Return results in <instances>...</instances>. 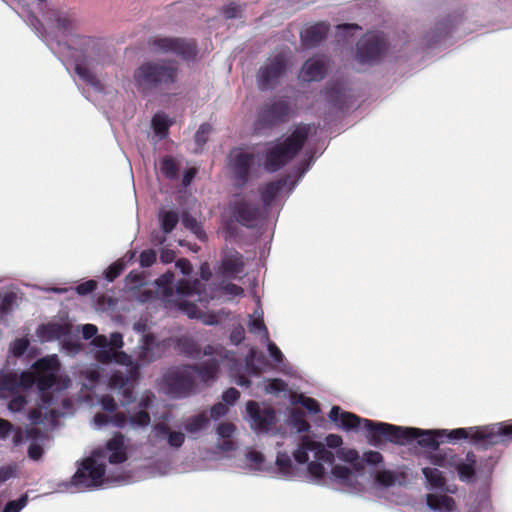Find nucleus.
Segmentation results:
<instances>
[{
  "label": "nucleus",
  "mask_w": 512,
  "mask_h": 512,
  "mask_svg": "<svg viewBox=\"0 0 512 512\" xmlns=\"http://www.w3.org/2000/svg\"><path fill=\"white\" fill-rule=\"evenodd\" d=\"M155 398L152 392H143L138 400L139 410L126 416L124 413L117 411V403L112 396L104 395L99 400L103 412L95 414L93 417V425L97 429L109 425L116 428L130 426L133 429L147 427L151 422V418L146 410L152 407Z\"/></svg>",
  "instance_id": "nucleus-11"
},
{
  "label": "nucleus",
  "mask_w": 512,
  "mask_h": 512,
  "mask_svg": "<svg viewBox=\"0 0 512 512\" xmlns=\"http://www.w3.org/2000/svg\"><path fill=\"white\" fill-rule=\"evenodd\" d=\"M285 390V385L281 380H272L266 387L268 393H276Z\"/></svg>",
  "instance_id": "nucleus-57"
},
{
  "label": "nucleus",
  "mask_w": 512,
  "mask_h": 512,
  "mask_svg": "<svg viewBox=\"0 0 512 512\" xmlns=\"http://www.w3.org/2000/svg\"><path fill=\"white\" fill-rule=\"evenodd\" d=\"M210 132H211V126L209 124L204 123V124L200 125V127L198 128V130L195 134V142L199 148L202 147L206 143Z\"/></svg>",
  "instance_id": "nucleus-47"
},
{
  "label": "nucleus",
  "mask_w": 512,
  "mask_h": 512,
  "mask_svg": "<svg viewBox=\"0 0 512 512\" xmlns=\"http://www.w3.org/2000/svg\"><path fill=\"white\" fill-rule=\"evenodd\" d=\"M386 49L383 35L368 33L357 44L356 58L360 63L377 61Z\"/></svg>",
  "instance_id": "nucleus-19"
},
{
  "label": "nucleus",
  "mask_w": 512,
  "mask_h": 512,
  "mask_svg": "<svg viewBox=\"0 0 512 512\" xmlns=\"http://www.w3.org/2000/svg\"><path fill=\"white\" fill-rule=\"evenodd\" d=\"M27 502V496L23 495L18 500L8 502L2 512H20L27 505Z\"/></svg>",
  "instance_id": "nucleus-48"
},
{
  "label": "nucleus",
  "mask_w": 512,
  "mask_h": 512,
  "mask_svg": "<svg viewBox=\"0 0 512 512\" xmlns=\"http://www.w3.org/2000/svg\"><path fill=\"white\" fill-rule=\"evenodd\" d=\"M224 292L228 295L239 296L243 294V289L235 284H227L224 286Z\"/></svg>",
  "instance_id": "nucleus-61"
},
{
  "label": "nucleus",
  "mask_w": 512,
  "mask_h": 512,
  "mask_svg": "<svg viewBox=\"0 0 512 512\" xmlns=\"http://www.w3.org/2000/svg\"><path fill=\"white\" fill-rule=\"evenodd\" d=\"M217 448L222 452H229L235 449V443L232 439H222L218 442Z\"/></svg>",
  "instance_id": "nucleus-59"
},
{
  "label": "nucleus",
  "mask_w": 512,
  "mask_h": 512,
  "mask_svg": "<svg viewBox=\"0 0 512 512\" xmlns=\"http://www.w3.org/2000/svg\"><path fill=\"white\" fill-rule=\"evenodd\" d=\"M422 473L431 488L444 489L445 478L440 470L435 467H425L422 469Z\"/></svg>",
  "instance_id": "nucleus-39"
},
{
  "label": "nucleus",
  "mask_w": 512,
  "mask_h": 512,
  "mask_svg": "<svg viewBox=\"0 0 512 512\" xmlns=\"http://www.w3.org/2000/svg\"><path fill=\"white\" fill-rule=\"evenodd\" d=\"M244 263L241 254L238 252H229L222 261L223 273L232 278H236L243 271Z\"/></svg>",
  "instance_id": "nucleus-28"
},
{
  "label": "nucleus",
  "mask_w": 512,
  "mask_h": 512,
  "mask_svg": "<svg viewBox=\"0 0 512 512\" xmlns=\"http://www.w3.org/2000/svg\"><path fill=\"white\" fill-rule=\"evenodd\" d=\"M161 353L160 343L154 335L143 334L134 350V359L131 358L129 366L123 365V369L113 372L109 380V388L121 394L122 406H127L134 400L132 381L137 377L138 369L158 359Z\"/></svg>",
  "instance_id": "nucleus-10"
},
{
  "label": "nucleus",
  "mask_w": 512,
  "mask_h": 512,
  "mask_svg": "<svg viewBox=\"0 0 512 512\" xmlns=\"http://www.w3.org/2000/svg\"><path fill=\"white\" fill-rule=\"evenodd\" d=\"M229 411L228 406L225 403H217L212 406L210 410V416L212 419L217 420L225 416Z\"/></svg>",
  "instance_id": "nucleus-52"
},
{
  "label": "nucleus",
  "mask_w": 512,
  "mask_h": 512,
  "mask_svg": "<svg viewBox=\"0 0 512 512\" xmlns=\"http://www.w3.org/2000/svg\"><path fill=\"white\" fill-rule=\"evenodd\" d=\"M327 70V60L323 56L308 59L302 66L299 77L306 82L321 80Z\"/></svg>",
  "instance_id": "nucleus-21"
},
{
  "label": "nucleus",
  "mask_w": 512,
  "mask_h": 512,
  "mask_svg": "<svg viewBox=\"0 0 512 512\" xmlns=\"http://www.w3.org/2000/svg\"><path fill=\"white\" fill-rule=\"evenodd\" d=\"M288 64V55L280 52L261 66L257 75L259 88L267 90L273 88L285 74Z\"/></svg>",
  "instance_id": "nucleus-17"
},
{
  "label": "nucleus",
  "mask_w": 512,
  "mask_h": 512,
  "mask_svg": "<svg viewBox=\"0 0 512 512\" xmlns=\"http://www.w3.org/2000/svg\"><path fill=\"white\" fill-rule=\"evenodd\" d=\"M360 459L362 460V471L361 474L359 475V478L363 476L364 463L371 466H377L383 462V456L381 455V453L372 450L364 452L363 456H360Z\"/></svg>",
  "instance_id": "nucleus-42"
},
{
  "label": "nucleus",
  "mask_w": 512,
  "mask_h": 512,
  "mask_svg": "<svg viewBox=\"0 0 512 512\" xmlns=\"http://www.w3.org/2000/svg\"><path fill=\"white\" fill-rule=\"evenodd\" d=\"M426 502L427 506L436 512H452L455 509L454 499L445 494H427Z\"/></svg>",
  "instance_id": "nucleus-26"
},
{
  "label": "nucleus",
  "mask_w": 512,
  "mask_h": 512,
  "mask_svg": "<svg viewBox=\"0 0 512 512\" xmlns=\"http://www.w3.org/2000/svg\"><path fill=\"white\" fill-rule=\"evenodd\" d=\"M89 385L92 387L99 379V372L97 369H90L86 372Z\"/></svg>",
  "instance_id": "nucleus-64"
},
{
  "label": "nucleus",
  "mask_w": 512,
  "mask_h": 512,
  "mask_svg": "<svg viewBox=\"0 0 512 512\" xmlns=\"http://www.w3.org/2000/svg\"><path fill=\"white\" fill-rule=\"evenodd\" d=\"M16 300V294L13 292L6 293L4 296L0 297V313L1 315H5L9 312L12 305Z\"/></svg>",
  "instance_id": "nucleus-46"
},
{
  "label": "nucleus",
  "mask_w": 512,
  "mask_h": 512,
  "mask_svg": "<svg viewBox=\"0 0 512 512\" xmlns=\"http://www.w3.org/2000/svg\"><path fill=\"white\" fill-rule=\"evenodd\" d=\"M172 123V119L163 112L156 113L151 120L153 131L159 139H163L167 136L168 129Z\"/></svg>",
  "instance_id": "nucleus-34"
},
{
  "label": "nucleus",
  "mask_w": 512,
  "mask_h": 512,
  "mask_svg": "<svg viewBox=\"0 0 512 512\" xmlns=\"http://www.w3.org/2000/svg\"><path fill=\"white\" fill-rule=\"evenodd\" d=\"M160 259L163 263H171L175 259V254L172 250L163 249L161 251Z\"/></svg>",
  "instance_id": "nucleus-63"
},
{
  "label": "nucleus",
  "mask_w": 512,
  "mask_h": 512,
  "mask_svg": "<svg viewBox=\"0 0 512 512\" xmlns=\"http://www.w3.org/2000/svg\"><path fill=\"white\" fill-rule=\"evenodd\" d=\"M176 268L181 271L183 275H189L192 272V266L186 259H179L176 261Z\"/></svg>",
  "instance_id": "nucleus-58"
},
{
  "label": "nucleus",
  "mask_w": 512,
  "mask_h": 512,
  "mask_svg": "<svg viewBox=\"0 0 512 512\" xmlns=\"http://www.w3.org/2000/svg\"><path fill=\"white\" fill-rule=\"evenodd\" d=\"M455 462L452 469L457 471L460 480L473 481L475 478L476 455L473 452H468L464 458L457 455Z\"/></svg>",
  "instance_id": "nucleus-23"
},
{
  "label": "nucleus",
  "mask_w": 512,
  "mask_h": 512,
  "mask_svg": "<svg viewBox=\"0 0 512 512\" xmlns=\"http://www.w3.org/2000/svg\"><path fill=\"white\" fill-rule=\"evenodd\" d=\"M161 232L151 234V242L154 245H163L166 242V235L171 233L179 222V215L173 210H161L158 214Z\"/></svg>",
  "instance_id": "nucleus-20"
},
{
  "label": "nucleus",
  "mask_w": 512,
  "mask_h": 512,
  "mask_svg": "<svg viewBox=\"0 0 512 512\" xmlns=\"http://www.w3.org/2000/svg\"><path fill=\"white\" fill-rule=\"evenodd\" d=\"M72 326L70 324L49 323L40 325L36 330V335L41 342L60 340L62 349L68 355H75L81 350V344L78 339L71 335Z\"/></svg>",
  "instance_id": "nucleus-15"
},
{
  "label": "nucleus",
  "mask_w": 512,
  "mask_h": 512,
  "mask_svg": "<svg viewBox=\"0 0 512 512\" xmlns=\"http://www.w3.org/2000/svg\"><path fill=\"white\" fill-rule=\"evenodd\" d=\"M177 68L172 63L147 62L133 74V82L142 93H147L157 85L171 84L176 80Z\"/></svg>",
  "instance_id": "nucleus-12"
},
{
  "label": "nucleus",
  "mask_w": 512,
  "mask_h": 512,
  "mask_svg": "<svg viewBox=\"0 0 512 512\" xmlns=\"http://www.w3.org/2000/svg\"><path fill=\"white\" fill-rule=\"evenodd\" d=\"M329 26L326 23H318L307 27L301 32V40L304 46L314 47L318 45L328 32Z\"/></svg>",
  "instance_id": "nucleus-25"
},
{
  "label": "nucleus",
  "mask_w": 512,
  "mask_h": 512,
  "mask_svg": "<svg viewBox=\"0 0 512 512\" xmlns=\"http://www.w3.org/2000/svg\"><path fill=\"white\" fill-rule=\"evenodd\" d=\"M178 348L184 355L190 358H199L202 355L199 345L189 336H183L178 340Z\"/></svg>",
  "instance_id": "nucleus-36"
},
{
  "label": "nucleus",
  "mask_w": 512,
  "mask_h": 512,
  "mask_svg": "<svg viewBox=\"0 0 512 512\" xmlns=\"http://www.w3.org/2000/svg\"><path fill=\"white\" fill-rule=\"evenodd\" d=\"M157 254L153 249H148L140 254V265L142 267H150L155 263Z\"/></svg>",
  "instance_id": "nucleus-49"
},
{
  "label": "nucleus",
  "mask_w": 512,
  "mask_h": 512,
  "mask_svg": "<svg viewBox=\"0 0 512 512\" xmlns=\"http://www.w3.org/2000/svg\"><path fill=\"white\" fill-rule=\"evenodd\" d=\"M233 214L235 219L241 224L252 227L261 216V211L249 204L245 200H240L234 203Z\"/></svg>",
  "instance_id": "nucleus-22"
},
{
  "label": "nucleus",
  "mask_w": 512,
  "mask_h": 512,
  "mask_svg": "<svg viewBox=\"0 0 512 512\" xmlns=\"http://www.w3.org/2000/svg\"><path fill=\"white\" fill-rule=\"evenodd\" d=\"M289 177L268 183L261 189V200L265 207L269 206L274 198L288 185Z\"/></svg>",
  "instance_id": "nucleus-32"
},
{
  "label": "nucleus",
  "mask_w": 512,
  "mask_h": 512,
  "mask_svg": "<svg viewBox=\"0 0 512 512\" xmlns=\"http://www.w3.org/2000/svg\"><path fill=\"white\" fill-rule=\"evenodd\" d=\"M295 112L294 106L286 98L278 97L266 103L259 111L255 130L261 131L287 121Z\"/></svg>",
  "instance_id": "nucleus-14"
},
{
  "label": "nucleus",
  "mask_w": 512,
  "mask_h": 512,
  "mask_svg": "<svg viewBox=\"0 0 512 512\" xmlns=\"http://www.w3.org/2000/svg\"><path fill=\"white\" fill-rule=\"evenodd\" d=\"M47 19L51 26H55V28L63 34L71 31L73 28V20L67 12L57 10L50 11Z\"/></svg>",
  "instance_id": "nucleus-33"
},
{
  "label": "nucleus",
  "mask_w": 512,
  "mask_h": 512,
  "mask_svg": "<svg viewBox=\"0 0 512 512\" xmlns=\"http://www.w3.org/2000/svg\"><path fill=\"white\" fill-rule=\"evenodd\" d=\"M236 431V426L230 422H222L216 428V433L220 439H232Z\"/></svg>",
  "instance_id": "nucleus-44"
},
{
  "label": "nucleus",
  "mask_w": 512,
  "mask_h": 512,
  "mask_svg": "<svg viewBox=\"0 0 512 512\" xmlns=\"http://www.w3.org/2000/svg\"><path fill=\"white\" fill-rule=\"evenodd\" d=\"M329 419L340 429L345 431L367 432L368 442L381 447L386 442L397 445H409L416 441L417 445L428 450L429 453L438 449L440 440L446 438L455 443L460 440H467L470 444L483 449L495 446L501 441L503 432L498 426H471L466 428L428 429L423 430L414 427L396 426L384 422H375L369 419L360 418L351 412H345L338 406L332 407Z\"/></svg>",
  "instance_id": "nucleus-1"
},
{
  "label": "nucleus",
  "mask_w": 512,
  "mask_h": 512,
  "mask_svg": "<svg viewBox=\"0 0 512 512\" xmlns=\"http://www.w3.org/2000/svg\"><path fill=\"white\" fill-rule=\"evenodd\" d=\"M44 40L49 49L63 63L74 66V70L79 78L88 84L96 94L95 101L101 102L104 95L114 94L112 90L106 91L98 77V73L111 63L110 55L100 49L87 45L90 42L88 40L82 41L83 47L81 49L61 43L59 40L50 38L48 35L44 36Z\"/></svg>",
  "instance_id": "nucleus-7"
},
{
  "label": "nucleus",
  "mask_w": 512,
  "mask_h": 512,
  "mask_svg": "<svg viewBox=\"0 0 512 512\" xmlns=\"http://www.w3.org/2000/svg\"><path fill=\"white\" fill-rule=\"evenodd\" d=\"M135 256V252L127 253L122 259H119L112 265H110L104 272L107 281H114L120 273L124 270L126 263L131 261Z\"/></svg>",
  "instance_id": "nucleus-37"
},
{
  "label": "nucleus",
  "mask_w": 512,
  "mask_h": 512,
  "mask_svg": "<svg viewBox=\"0 0 512 512\" xmlns=\"http://www.w3.org/2000/svg\"><path fill=\"white\" fill-rule=\"evenodd\" d=\"M248 329L251 333L262 334L263 340L268 341L269 334L263 321V312L255 310L248 322Z\"/></svg>",
  "instance_id": "nucleus-38"
},
{
  "label": "nucleus",
  "mask_w": 512,
  "mask_h": 512,
  "mask_svg": "<svg viewBox=\"0 0 512 512\" xmlns=\"http://www.w3.org/2000/svg\"><path fill=\"white\" fill-rule=\"evenodd\" d=\"M156 294L169 309H178L190 318L204 317L203 309L213 298L205 283L195 280L190 283L186 279L174 284V274L164 273L155 281Z\"/></svg>",
  "instance_id": "nucleus-8"
},
{
  "label": "nucleus",
  "mask_w": 512,
  "mask_h": 512,
  "mask_svg": "<svg viewBox=\"0 0 512 512\" xmlns=\"http://www.w3.org/2000/svg\"><path fill=\"white\" fill-rule=\"evenodd\" d=\"M181 222L183 226L190 230L198 239L203 240L205 238V232L202 229L201 223L188 212L182 213Z\"/></svg>",
  "instance_id": "nucleus-41"
},
{
  "label": "nucleus",
  "mask_w": 512,
  "mask_h": 512,
  "mask_svg": "<svg viewBox=\"0 0 512 512\" xmlns=\"http://www.w3.org/2000/svg\"><path fill=\"white\" fill-rule=\"evenodd\" d=\"M29 346V340L26 338L16 339L11 345H10V353L15 356L19 357L23 355V353L27 350Z\"/></svg>",
  "instance_id": "nucleus-45"
},
{
  "label": "nucleus",
  "mask_w": 512,
  "mask_h": 512,
  "mask_svg": "<svg viewBox=\"0 0 512 512\" xmlns=\"http://www.w3.org/2000/svg\"><path fill=\"white\" fill-rule=\"evenodd\" d=\"M230 339L234 344H239L244 339V328L242 326L236 327L232 331Z\"/></svg>",
  "instance_id": "nucleus-60"
},
{
  "label": "nucleus",
  "mask_w": 512,
  "mask_h": 512,
  "mask_svg": "<svg viewBox=\"0 0 512 512\" xmlns=\"http://www.w3.org/2000/svg\"><path fill=\"white\" fill-rule=\"evenodd\" d=\"M42 452V448L36 444H31L28 448V454L33 460H38L41 457Z\"/></svg>",
  "instance_id": "nucleus-62"
},
{
  "label": "nucleus",
  "mask_w": 512,
  "mask_h": 512,
  "mask_svg": "<svg viewBox=\"0 0 512 512\" xmlns=\"http://www.w3.org/2000/svg\"><path fill=\"white\" fill-rule=\"evenodd\" d=\"M457 454L452 449L435 450L429 453L428 458L430 462L438 467L452 469L456 463Z\"/></svg>",
  "instance_id": "nucleus-30"
},
{
  "label": "nucleus",
  "mask_w": 512,
  "mask_h": 512,
  "mask_svg": "<svg viewBox=\"0 0 512 512\" xmlns=\"http://www.w3.org/2000/svg\"><path fill=\"white\" fill-rule=\"evenodd\" d=\"M342 443L337 434H329L325 444L303 437L293 456L298 464H306L311 482L324 484L329 479L344 490L359 491L362 460L355 449L342 447Z\"/></svg>",
  "instance_id": "nucleus-3"
},
{
  "label": "nucleus",
  "mask_w": 512,
  "mask_h": 512,
  "mask_svg": "<svg viewBox=\"0 0 512 512\" xmlns=\"http://www.w3.org/2000/svg\"><path fill=\"white\" fill-rule=\"evenodd\" d=\"M81 329L82 335L84 339L95 338L98 332V328L93 324H84L81 327H77V331Z\"/></svg>",
  "instance_id": "nucleus-54"
},
{
  "label": "nucleus",
  "mask_w": 512,
  "mask_h": 512,
  "mask_svg": "<svg viewBox=\"0 0 512 512\" xmlns=\"http://www.w3.org/2000/svg\"><path fill=\"white\" fill-rule=\"evenodd\" d=\"M126 460L124 438L122 435H117L108 441L105 447L95 449L81 462L71 479V485L79 489H95L121 483L123 476L119 468H116V472L110 471L106 467V462L108 461L110 465H118Z\"/></svg>",
  "instance_id": "nucleus-6"
},
{
  "label": "nucleus",
  "mask_w": 512,
  "mask_h": 512,
  "mask_svg": "<svg viewBox=\"0 0 512 512\" xmlns=\"http://www.w3.org/2000/svg\"><path fill=\"white\" fill-rule=\"evenodd\" d=\"M149 46L155 53H171L184 59H192L196 55L195 44L180 38L154 37L149 40Z\"/></svg>",
  "instance_id": "nucleus-18"
},
{
  "label": "nucleus",
  "mask_w": 512,
  "mask_h": 512,
  "mask_svg": "<svg viewBox=\"0 0 512 512\" xmlns=\"http://www.w3.org/2000/svg\"><path fill=\"white\" fill-rule=\"evenodd\" d=\"M267 343V349L270 357L274 360L277 368L285 374H291L292 368L285 361V357L280 349L275 345V343L271 342L269 339L265 341Z\"/></svg>",
  "instance_id": "nucleus-35"
},
{
  "label": "nucleus",
  "mask_w": 512,
  "mask_h": 512,
  "mask_svg": "<svg viewBox=\"0 0 512 512\" xmlns=\"http://www.w3.org/2000/svg\"><path fill=\"white\" fill-rule=\"evenodd\" d=\"M9 436H12L14 445H19L22 442V431L14 429L10 422L0 418V439H6Z\"/></svg>",
  "instance_id": "nucleus-40"
},
{
  "label": "nucleus",
  "mask_w": 512,
  "mask_h": 512,
  "mask_svg": "<svg viewBox=\"0 0 512 512\" xmlns=\"http://www.w3.org/2000/svg\"><path fill=\"white\" fill-rule=\"evenodd\" d=\"M316 132L311 124H298L286 137L268 142L257 152H249L241 148L233 149L229 156L231 172L237 186H244L250 175L260 167L275 172L289 163L302 149L307 138Z\"/></svg>",
  "instance_id": "nucleus-4"
},
{
  "label": "nucleus",
  "mask_w": 512,
  "mask_h": 512,
  "mask_svg": "<svg viewBox=\"0 0 512 512\" xmlns=\"http://www.w3.org/2000/svg\"><path fill=\"white\" fill-rule=\"evenodd\" d=\"M300 403L310 413L316 414L320 411L318 402L316 400H314L313 398L301 396Z\"/></svg>",
  "instance_id": "nucleus-53"
},
{
  "label": "nucleus",
  "mask_w": 512,
  "mask_h": 512,
  "mask_svg": "<svg viewBox=\"0 0 512 512\" xmlns=\"http://www.w3.org/2000/svg\"><path fill=\"white\" fill-rule=\"evenodd\" d=\"M239 397L240 393L235 388H229L222 394V400L228 407L229 405H234Z\"/></svg>",
  "instance_id": "nucleus-51"
},
{
  "label": "nucleus",
  "mask_w": 512,
  "mask_h": 512,
  "mask_svg": "<svg viewBox=\"0 0 512 512\" xmlns=\"http://www.w3.org/2000/svg\"><path fill=\"white\" fill-rule=\"evenodd\" d=\"M209 418L206 412H201L187 417L182 422V429L190 435L200 433L208 424Z\"/></svg>",
  "instance_id": "nucleus-31"
},
{
  "label": "nucleus",
  "mask_w": 512,
  "mask_h": 512,
  "mask_svg": "<svg viewBox=\"0 0 512 512\" xmlns=\"http://www.w3.org/2000/svg\"><path fill=\"white\" fill-rule=\"evenodd\" d=\"M241 467L253 472H270L265 464L264 455L255 450H247L244 453V464Z\"/></svg>",
  "instance_id": "nucleus-29"
},
{
  "label": "nucleus",
  "mask_w": 512,
  "mask_h": 512,
  "mask_svg": "<svg viewBox=\"0 0 512 512\" xmlns=\"http://www.w3.org/2000/svg\"><path fill=\"white\" fill-rule=\"evenodd\" d=\"M276 468L269 467L270 471L275 473L278 477L292 480L297 476L294 464L287 453L278 451L275 461Z\"/></svg>",
  "instance_id": "nucleus-24"
},
{
  "label": "nucleus",
  "mask_w": 512,
  "mask_h": 512,
  "mask_svg": "<svg viewBox=\"0 0 512 512\" xmlns=\"http://www.w3.org/2000/svg\"><path fill=\"white\" fill-rule=\"evenodd\" d=\"M406 478L404 473L393 470H379L375 474V482L379 487L389 488L396 485H402Z\"/></svg>",
  "instance_id": "nucleus-27"
},
{
  "label": "nucleus",
  "mask_w": 512,
  "mask_h": 512,
  "mask_svg": "<svg viewBox=\"0 0 512 512\" xmlns=\"http://www.w3.org/2000/svg\"><path fill=\"white\" fill-rule=\"evenodd\" d=\"M32 368V371L22 372L19 379L12 374L0 373V397H5L17 388L20 394L9 401L8 408L12 412H19L28 403V398L35 395L40 402H37V408L29 412L30 422L54 425L59 415L53 407L54 392L68 388L71 381L60 374V363L56 355L39 359Z\"/></svg>",
  "instance_id": "nucleus-2"
},
{
  "label": "nucleus",
  "mask_w": 512,
  "mask_h": 512,
  "mask_svg": "<svg viewBox=\"0 0 512 512\" xmlns=\"http://www.w3.org/2000/svg\"><path fill=\"white\" fill-rule=\"evenodd\" d=\"M160 170L167 178H174L178 168L172 158L166 157L161 161Z\"/></svg>",
  "instance_id": "nucleus-43"
},
{
  "label": "nucleus",
  "mask_w": 512,
  "mask_h": 512,
  "mask_svg": "<svg viewBox=\"0 0 512 512\" xmlns=\"http://www.w3.org/2000/svg\"><path fill=\"white\" fill-rule=\"evenodd\" d=\"M123 345V336L118 332L112 333L109 339L104 335H99L91 341L92 351L97 361L101 363L115 362L121 366H129L131 356L120 351Z\"/></svg>",
  "instance_id": "nucleus-13"
},
{
  "label": "nucleus",
  "mask_w": 512,
  "mask_h": 512,
  "mask_svg": "<svg viewBox=\"0 0 512 512\" xmlns=\"http://www.w3.org/2000/svg\"><path fill=\"white\" fill-rule=\"evenodd\" d=\"M97 287V283L94 280L86 281L77 286L76 291L80 295H87L93 292Z\"/></svg>",
  "instance_id": "nucleus-55"
},
{
  "label": "nucleus",
  "mask_w": 512,
  "mask_h": 512,
  "mask_svg": "<svg viewBox=\"0 0 512 512\" xmlns=\"http://www.w3.org/2000/svg\"><path fill=\"white\" fill-rule=\"evenodd\" d=\"M186 441V434L179 424L159 421L152 425L143 454L151 459L148 474L152 477L166 475L171 468L170 452L179 451Z\"/></svg>",
  "instance_id": "nucleus-9"
},
{
  "label": "nucleus",
  "mask_w": 512,
  "mask_h": 512,
  "mask_svg": "<svg viewBox=\"0 0 512 512\" xmlns=\"http://www.w3.org/2000/svg\"><path fill=\"white\" fill-rule=\"evenodd\" d=\"M489 426H498L500 427L502 434V439L496 445L507 444L512 440V425H504V423H494Z\"/></svg>",
  "instance_id": "nucleus-50"
},
{
  "label": "nucleus",
  "mask_w": 512,
  "mask_h": 512,
  "mask_svg": "<svg viewBox=\"0 0 512 512\" xmlns=\"http://www.w3.org/2000/svg\"><path fill=\"white\" fill-rule=\"evenodd\" d=\"M246 412L250 428L257 434H270L278 430L277 417L272 408L255 401H248Z\"/></svg>",
  "instance_id": "nucleus-16"
},
{
  "label": "nucleus",
  "mask_w": 512,
  "mask_h": 512,
  "mask_svg": "<svg viewBox=\"0 0 512 512\" xmlns=\"http://www.w3.org/2000/svg\"><path fill=\"white\" fill-rule=\"evenodd\" d=\"M204 356L211 358L201 366L180 365L169 368L162 378L164 392L173 398H187L197 393V380L202 383L215 381L222 368L229 369L237 385L249 386V379L239 374V364L232 353L223 347L208 345L204 348Z\"/></svg>",
  "instance_id": "nucleus-5"
},
{
  "label": "nucleus",
  "mask_w": 512,
  "mask_h": 512,
  "mask_svg": "<svg viewBox=\"0 0 512 512\" xmlns=\"http://www.w3.org/2000/svg\"><path fill=\"white\" fill-rule=\"evenodd\" d=\"M240 6L235 3H230L223 8V13L226 18L233 19L240 15Z\"/></svg>",
  "instance_id": "nucleus-56"
}]
</instances>
